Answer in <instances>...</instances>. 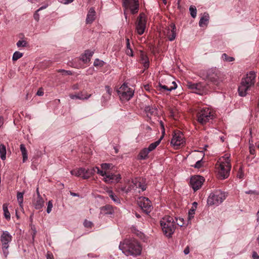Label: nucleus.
Returning a JSON list of instances; mask_svg holds the SVG:
<instances>
[{"label":"nucleus","mask_w":259,"mask_h":259,"mask_svg":"<svg viewBox=\"0 0 259 259\" xmlns=\"http://www.w3.org/2000/svg\"><path fill=\"white\" fill-rule=\"evenodd\" d=\"M231 154L226 153L220 157L215 165V172L221 180L227 179L230 175L231 169Z\"/></svg>","instance_id":"obj_1"},{"label":"nucleus","mask_w":259,"mask_h":259,"mask_svg":"<svg viewBox=\"0 0 259 259\" xmlns=\"http://www.w3.org/2000/svg\"><path fill=\"white\" fill-rule=\"evenodd\" d=\"M255 78L256 73L255 72L251 71L246 74V76L242 79L238 87V91L239 96L244 97L246 95L247 91L254 85Z\"/></svg>","instance_id":"obj_2"},{"label":"nucleus","mask_w":259,"mask_h":259,"mask_svg":"<svg viewBox=\"0 0 259 259\" xmlns=\"http://www.w3.org/2000/svg\"><path fill=\"white\" fill-rule=\"evenodd\" d=\"M119 248L126 255H139L142 251L141 246L135 240L124 241L120 244Z\"/></svg>","instance_id":"obj_3"},{"label":"nucleus","mask_w":259,"mask_h":259,"mask_svg":"<svg viewBox=\"0 0 259 259\" xmlns=\"http://www.w3.org/2000/svg\"><path fill=\"white\" fill-rule=\"evenodd\" d=\"M215 114L213 109L208 106L201 108L197 113V121L201 125H205L215 118Z\"/></svg>","instance_id":"obj_4"},{"label":"nucleus","mask_w":259,"mask_h":259,"mask_svg":"<svg viewBox=\"0 0 259 259\" xmlns=\"http://www.w3.org/2000/svg\"><path fill=\"white\" fill-rule=\"evenodd\" d=\"M160 224L164 234L167 237H170L176 229L174 218L169 215L165 216L161 219Z\"/></svg>","instance_id":"obj_5"},{"label":"nucleus","mask_w":259,"mask_h":259,"mask_svg":"<svg viewBox=\"0 0 259 259\" xmlns=\"http://www.w3.org/2000/svg\"><path fill=\"white\" fill-rule=\"evenodd\" d=\"M204 75H205L206 79L217 86L220 85L224 80L223 75L215 69H208Z\"/></svg>","instance_id":"obj_6"},{"label":"nucleus","mask_w":259,"mask_h":259,"mask_svg":"<svg viewBox=\"0 0 259 259\" xmlns=\"http://www.w3.org/2000/svg\"><path fill=\"white\" fill-rule=\"evenodd\" d=\"M118 94L122 101H127L133 96L134 91L129 88L126 84L123 83L118 90Z\"/></svg>","instance_id":"obj_7"},{"label":"nucleus","mask_w":259,"mask_h":259,"mask_svg":"<svg viewBox=\"0 0 259 259\" xmlns=\"http://www.w3.org/2000/svg\"><path fill=\"white\" fill-rule=\"evenodd\" d=\"M226 198L224 192L221 191H217L211 193L207 199V204L210 205H218L221 204Z\"/></svg>","instance_id":"obj_8"},{"label":"nucleus","mask_w":259,"mask_h":259,"mask_svg":"<svg viewBox=\"0 0 259 259\" xmlns=\"http://www.w3.org/2000/svg\"><path fill=\"white\" fill-rule=\"evenodd\" d=\"M136 31L139 35H142L146 28L147 17L144 13H140L136 23Z\"/></svg>","instance_id":"obj_9"},{"label":"nucleus","mask_w":259,"mask_h":259,"mask_svg":"<svg viewBox=\"0 0 259 259\" xmlns=\"http://www.w3.org/2000/svg\"><path fill=\"white\" fill-rule=\"evenodd\" d=\"M170 143L176 149L184 146L185 139L182 133L180 131L175 132Z\"/></svg>","instance_id":"obj_10"},{"label":"nucleus","mask_w":259,"mask_h":259,"mask_svg":"<svg viewBox=\"0 0 259 259\" xmlns=\"http://www.w3.org/2000/svg\"><path fill=\"white\" fill-rule=\"evenodd\" d=\"M138 203L143 211L146 213H150L153 209L151 202L148 198L141 197L139 198Z\"/></svg>","instance_id":"obj_11"},{"label":"nucleus","mask_w":259,"mask_h":259,"mask_svg":"<svg viewBox=\"0 0 259 259\" xmlns=\"http://www.w3.org/2000/svg\"><path fill=\"white\" fill-rule=\"evenodd\" d=\"M123 6L126 9H129L133 14H136L139 10L138 0H124Z\"/></svg>","instance_id":"obj_12"},{"label":"nucleus","mask_w":259,"mask_h":259,"mask_svg":"<svg viewBox=\"0 0 259 259\" xmlns=\"http://www.w3.org/2000/svg\"><path fill=\"white\" fill-rule=\"evenodd\" d=\"M204 181V179L202 177L194 176L190 179V184L192 189L196 191L201 187Z\"/></svg>","instance_id":"obj_13"},{"label":"nucleus","mask_w":259,"mask_h":259,"mask_svg":"<svg viewBox=\"0 0 259 259\" xmlns=\"http://www.w3.org/2000/svg\"><path fill=\"white\" fill-rule=\"evenodd\" d=\"M164 35L170 41H173L176 37V27L175 24L171 23L164 30Z\"/></svg>","instance_id":"obj_14"},{"label":"nucleus","mask_w":259,"mask_h":259,"mask_svg":"<svg viewBox=\"0 0 259 259\" xmlns=\"http://www.w3.org/2000/svg\"><path fill=\"white\" fill-rule=\"evenodd\" d=\"M12 236L8 231H3L1 237V240L3 245V249L5 253V250L9 247V243L12 240Z\"/></svg>","instance_id":"obj_15"},{"label":"nucleus","mask_w":259,"mask_h":259,"mask_svg":"<svg viewBox=\"0 0 259 259\" xmlns=\"http://www.w3.org/2000/svg\"><path fill=\"white\" fill-rule=\"evenodd\" d=\"M37 196L33 200V205L36 209H40L44 206V201L43 198L41 197L38 189H37Z\"/></svg>","instance_id":"obj_16"},{"label":"nucleus","mask_w":259,"mask_h":259,"mask_svg":"<svg viewBox=\"0 0 259 259\" xmlns=\"http://www.w3.org/2000/svg\"><path fill=\"white\" fill-rule=\"evenodd\" d=\"M121 179L120 174H108L104 178V181L107 183H111L113 182L118 183Z\"/></svg>","instance_id":"obj_17"},{"label":"nucleus","mask_w":259,"mask_h":259,"mask_svg":"<svg viewBox=\"0 0 259 259\" xmlns=\"http://www.w3.org/2000/svg\"><path fill=\"white\" fill-rule=\"evenodd\" d=\"M111 166V164L109 163H102L101 165V167L102 169H100L99 167H96V169L97 170V172L99 174L100 176H102L103 177H105L106 175H107V170L110 169Z\"/></svg>","instance_id":"obj_18"},{"label":"nucleus","mask_w":259,"mask_h":259,"mask_svg":"<svg viewBox=\"0 0 259 259\" xmlns=\"http://www.w3.org/2000/svg\"><path fill=\"white\" fill-rule=\"evenodd\" d=\"M171 83L172 85L169 87L166 85H163L161 82H159L156 88L159 91H171L177 88V85L175 81H172Z\"/></svg>","instance_id":"obj_19"},{"label":"nucleus","mask_w":259,"mask_h":259,"mask_svg":"<svg viewBox=\"0 0 259 259\" xmlns=\"http://www.w3.org/2000/svg\"><path fill=\"white\" fill-rule=\"evenodd\" d=\"M134 184L136 188H140L145 191L146 189L145 180L142 178H137L135 180Z\"/></svg>","instance_id":"obj_20"},{"label":"nucleus","mask_w":259,"mask_h":259,"mask_svg":"<svg viewBox=\"0 0 259 259\" xmlns=\"http://www.w3.org/2000/svg\"><path fill=\"white\" fill-rule=\"evenodd\" d=\"M96 12L94 8H91L89 10L86 18V23L91 24L95 19Z\"/></svg>","instance_id":"obj_21"},{"label":"nucleus","mask_w":259,"mask_h":259,"mask_svg":"<svg viewBox=\"0 0 259 259\" xmlns=\"http://www.w3.org/2000/svg\"><path fill=\"white\" fill-rule=\"evenodd\" d=\"M145 111L148 116L157 114V109L155 106H147L145 107Z\"/></svg>","instance_id":"obj_22"},{"label":"nucleus","mask_w":259,"mask_h":259,"mask_svg":"<svg viewBox=\"0 0 259 259\" xmlns=\"http://www.w3.org/2000/svg\"><path fill=\"white\" fill-rule=\"evenodd\" d=\"M209 16L208 14L204 13L200 18L199 22V25L202 27L206 26L209 21Z\"/></svg>","instance_id":"obj_23"},{"label":"nucleus","mask_w":259,"mask_h":259,"mask_svg":"<svg viewBox=\"0 0 259 259\" xmlns=\"http://www.w3.org/2000/svg\"><path fill=\"white\" fill-rule=\"evenodd\" d=\"M140 61L144 65L145 68H148L149 66V59L147 55L142 51L140 53Z\"/></svg>","instance_id":"obj_24"},{"label":"nucleus","mask_w":259,"mask_h":259,"mask_svg":"<svg viewBox=\"0 0 259 259\" xmlns=\"http://www.w3.org/2000/svg\"><path fill=\"white\" fill-rule=\"evenodd\" d=\"M97 172L96 167H93L91 169H87L84 168V171L83 174V179H88L90 178L91 176L94 175V174Z\"/></svg>","instance_id":"obj_25"},{"label":"nucleus","mask_w":259,"mask_h":259,"mask_svg":"<svg viewBox=\"0 0 259 259\" xmlns=\"http://www.w3.org/2000/svg\"><path fill=\"white\" fill-rule=\"evenodd\" d=\"M93 52L89 50L85 51L84 53L81 56L80 59L85 63L90 62L91 58L93 55Z\"/></svg>","instance_id":"obj_26"},{"label":"nucleus","mask_w":259,"mask_h":259,"mask_svg":"<svg viewBox=\"0 0 259 259\" xmlns=\"http://www.w3.org/2000/svg\"><path fill=\"white\" fill-rule=\"evenodd\" d=\"M194 155L195 156H199V157H200L199 159L197 160V162L194 165V167L195 168H200L202 166L201 161L204 156V154L202 152L195 151L194 153Z\"/></svg>","instance_id":"obj_27"},{"label":"nucleus","mask_w":259,"mask_h":259,"mask_svg":"<svg viewBox=\"0 0 259 259\" xmlns=\"http://www.w3.org/2000/svg\"><path fill=\"white\" fill-rule=\"evenodd\" d=\"M101 212L105 214H111L114 213L113 207L110 205H106L101 208Z\"/></svg>","instance_id":"obj_28"},{"label":"nucleus","mask_w":259,"mask_h":259,"mask_svg":"<svg viewBox=\"0 0 259 259\" xmlns=\"http://www.w3.org/2000/svg\"><path fill=\"white\" fill-rule=\"evenodd\" d=\"M79 94H82V92H80L76 95L70 94L69 97L71 99H79L83 100H87L91 96V94H88L87 93H85V97L79 96Z\"/></svg>","instance_id":"obj_29"},{"label":"nucleus","mask_w":259,"mask_h":259,"mask_svg":"<svg viewBox=\"0 0 259 259\" xmlns=\"http://www.w3.org/2000/svg\"><path fill=\"white\" fill-rule=\"evenodd\" d=\"M84 171V168H77L70 171L72 175L75 176L77 177H81L83 178V174Z\"/></svg>","instance_id":"obj_30"},{"label":"nucleus","mask_w":259,"mask_h":259,"mask_svg":"<svg viewBox=\"0 0 259 259\" xmlns=\"http://www.w3.org/2000/svg\"><path fill=\"white\" fill-rule=\"evenodd\" d=\"M150 151L148 149V148H144L139 153L138 155V159H145L148 157V155Z\"/></svg>","instance_id":"obj_31"},{"label":"nucleus","mask_w":259,"mask_h":259,"mask_svg":"<svg viewBox=\"0 0 259 259\" xmlns=\"http://www.w3.org/2000/svg\"><path fill=\"white\" fill-rule=\"evenodd\" d=\"M105 91L106 93L104 94L103 98L104 99L105 101H107L110 99L112 90L109 86L106 85L105 87Z\"/></svg>","instance_id":"obj_32"},{"label":"nucleus","mask_w":259,"mask_h":259,"mask_svg":"<svg viewBox=\"0 0 259 259\" xmlns=\"http://www.w3.org/2000/svg\"><path fill=\"white\" fill-rule=\"evenodd\" d=\"M197 84L199 86L196 87L197 88L195 89L194 93L199 95H203L205 92L204 86L200 82L197 83Z\"/></svg>","instance_id":"obj_33"},{"label":"nucleus","mask_w":259,"mask_h":259,"mask_svg":"<svg viewBox=\"0 0 259 259\" xmlns=\"http://www.w3.org/2000/svg\"><path fill=\"white\" fill-rule=\"evenodd\" d=\"M23 192H17V199L21 210H23Z\"/></svg>","instance_id":"obj_34"},{"label":"nucleus","mask_w":259,"mask_h":259,"mask_svg":"<svg viewBox=\"0 0 259 259\" xmlns=\"http://www.w3.org/2000/svg\"><path fill=\"white\" fill-rule=\"evenodd\" d=\"M3 209L5 218L8 221H10L11 219V214L8 210V204L7 203H4L3 205Z\"/></svg>","instance_id":"obj_35"},{"label":"nucleus","mask_w":259,"mask_h":259,"mask_svg":"<svg viewBox=\"0 0 259 259\" xmlns=\"http://www.w3.org/2000/svg\"><path fill=\"white\" fill-rule=\"evenodd\" d=\"M6 147L3 144L0 145V157L2 160H5L6 159Z\"/></svg>","instance_id":"obj_36"},{"label":"nucleus","mask_w":259,"mask_h":259,"mask_svg":"<svg viewBox=\"0 0 259 259\" xmlns=\"http://www.w3.org/2000/svg\"><path fill=\"white\" fill-rule=\"evenodd\" d=\"M20 149L22 153V155L23 156V162H25L28 158L27 156V151L23 144H21L20 146Z\"/></svg>","instance_id":"obj_37"},{"label":"nucleus","mask_w":259,"mask_h":259,"mask_svg":"<svg viewBox=\"0 0 259 259\" xmlns=\"http://www.w3.org/2000/svg\"><path fill=\"white\" fill-rule=\"evenodd\" d=\"M162 138V137H161L160 139H159L158 140L154 143H151L149 146L148 149L150 152L154 150L157 147V146L160 144Z\"/></svg>","instance_id":"obj_38"},{"label":"nucleus","mask_w":259,"mask_h":259,"mask_svg":"<svg viewBox=\"0 0 259 259\" xmlns=\"http://www.w3.org/2000/svg\"><path fill=\"white\" fill-rule=\"evenodd\" d=\"M199 86V85L197 84V83H193L192 82L189 81L187 83V87L190 90H191L193 92H194L195 89H196V87Z\"/></svg>","instance_id":"obj_39"},{"label":"nucleus","mask_w":259,"mask_h":259,"mask_svg":"<svg viewBox=\"0 0 259 259\" xmlns=\"http://www.w3.org/2000/svg\"><path fill=\"white\" fill-rule=\"evenodd\" d=\"M23 56V54L22 53H20V52L16 51L15 52L12 57V59L13 61H16L18 59H20Z\"/></svg>","instance_id":"obj_40"},{"label":"nucleus","mask_w":259,"mask_h":259,"mask_svg":"<svg viewBox=\"0 0 259 259\" xmlns=\"http://www.w3.org/2000/svg\"><path fill=\"white\" fill-rule=\"evenodd\" d=\"M189 11L192 17L195 18L197 15V10L196 7L194 6H190Z\"/></svg>","instance_id":"obj_41"},{"label":"nucleus","mask_w":259,"mask_h":259,"mask_svg":"<svg viewBox=\"0 0 259 259\" xmlns=\"http://www.w3.org/2000/svg\"><path fill=\"white\" fill-rule=\"evenodd\" d=\"M222 58L224 61L226 62H232L235 60L234 58L232 57H229L225 53L222 55Z\"/></svg>","instance_id":"obj_42"},{"label":"nucleus","mask_w":259,"mask_h":259,"mask_svg":"<svg viewBox=\"0 0 259 259\" xmlns=\"http://www.w3.org/2000/svg\"><path fill=\"white\" fill-rule=\"evenodd\" d=\"M176 222L177 224L179 226L183 227L185 225V220L183 218H176Z\"/></svg>","instance_id":"obj_43"},{"label":"nucleus","mask_w":259,"mask_h":259,"mask_svg":"<svg viewBox=\"0 0 259 259\" xmlns=\"http://www.w3.org/2000/svg\"><path fill=\"white\" fill-rule=\"evenodd\" d=\"M195 211L194 209H190L188 212V221H191L194 218Z\"/></svg>","instance_id":"obj_44"},{"label":"nucleus","mask_w":259,"mask_h":259,"mask_svg":"<svg viewBox=\"0 0 259 259\" xmlns=\"http://www.w3.org/2000/svg\"><path fill=\"white\" fill-rule=\"evenodd\" d=\"M111 199L116 203L119 204L120 203V200L117 196L113 194L111 195L110 197Z\"/></svg>","instance_id":"obj_45"},{"label":"nucleus","mask_w":259,"mask_h":259,"mask_svg":"<svg viewBox=\"0 0 259 259\" xmlns=\"http://www.w3.org/2000/svg\"><path fill=\"white\" fill-rule=\"evenodd\" d=\"M104 64L103 61L97 59L95 60L94 65L95 66H103Z\"/></svg>","instance_id":"obj_46"},{"label":"nucleus","mask_w":259,"mask_h":259,"mask_svg":"<svg viewBox=\"0 0 259 259\" xmlns=\"http://www.w3.org/2000/svg\"><path fill=\"white\" fill-rule=\"evenodd\" d=\"M27 42L26 41L23 40H20L17 42V46L18 47H24L26 46Z\"/></svg>","instance_id":"obj_47"},{"label":"nucleus","mask_w":259,"mask_h":259,"mask_svg":"<svg viewBox=\"0 0 259 259\" xmlns=\"http://www.w3.org/2000/svg\"><path fill=\"white\" fill-rule=\"evenodd\" d=\"M53 207V203L52 201H49L48 203V206L47 208V211L48 213H50L52 211Z\"/></svg>","instance_id":"obj_48"},{"label":"nucleus","mask_w":259,"mask_h":259,"mask_svg":"<svg viewBox=\"0 0 259 259\" xmlns=\"http://www.w3.org/2000/svg\"><path fill=\"white\" fill-rule=\"evenodd\" d=\"M125 52L126 55L129 56L133 57L134 56L133 52L131 48H126Z\"/></svg>","instance_id":"obj_49"},{"label":"nucleus","mask_w":259,"mask_h":259,"mask_svg":"<svg viewBox=\"0 0 259 259\" xmlns=\"http://www.w3.org/2000/svg\"><path fill=\"white\" fill-rule=\"evenodd\" d=\"M39 11H37V10L35 12V13L34 14V19L38 21L39 19V15L38 14V12Z\"/></svg>","instance_id":"obj_50"},{"label":"nucleus","mask_w":259,"mask_h":259,"mask_svg":"<svg viewBox=\"0 0 259 259\" xmlns=\"http://www.w3.org/2000/svg\"><path fill=\"white\" fill-rule=\"evenodd\" d=\"M36 95L38 96H42L44 95L43 89L42 88H39L36 93Z\"/></svg>","instance_id":"obj_51"},{"label":"nucleus","mask_w":259,"mask_h":259,"mask_svg":"<svg viewBox=\"0 0 259 259\" xmlns=\"http://www.w3.org/2000/svg\"><path fill=\"white\" fill-rule=\"evenodd\" d=\"M252 257L253 259H259V255L256 251H253Z\"/></svg>","instance_id":"obj_52"},{"label":"nucleus","mask_w":259,"mask_h":259,"mask_svg":"<svg viewBox=\"0 0 259 259\" xmlns=\"http://www.w3.org/2000/svg\"><path fill=\"white\" fill-rule=\"evenodd\" d=\"M74 0H62L61 2L64 4H68L72 3Z\"/></svg>","instance_id":"obj_53"},{"label":"nucleus","mask_w":259,"mask_h":259,"mask_svg":"<svg viewBox=\"0 0 259 259\" xmlns=\"http://www.w3.org/2000/svg\"><path fill=\"white\" fill-rule=\"evenodd\" d=\"M59 72H66L68 75H72V72H71V71H66V70H59Z\"/></svg>","instance_id":"obj_54"},{"label":"nucleus","mask_w":259,"mask_h":259,"mask_svg":"<svg viewBox=\"0 0 259 259\" xmlns=\"http://www.w3.org/2000/svg\"><path fill=\"white\" fill-rule=\"evenodd\" d=\"M71 88L74 90H78L79 89V85L78 84H74L72 85Z\"/></svg>","instance_id":"obj_55"},{"label":"nucleus","mask_w":259,"mask_h":259,"mask_svg":"<svg viewBox=\"0 0 259 259\" xmlns=\"http://www.w3.org/2000/svg\"><path fill=\"white\" fill-rule=\"evenodd\" d=\"M237 177H239L240 179H241L243 177V174L241 169H240L239 171H238Z\"/></svg>","instance_id":"obj_56"},{"label":"nucleus","mask_w":259,"mask_h":259,"mask_svg":"<svg viewBox=\"0 0 259 259\" xmlns=\"http://www.w3.org/2000/svg\"><path fill=\"white\" fill-rule=\"evenodd\" d=\"M249 149H250V154H252V155L254 154H255V150L254 149V148L250 146Z\"/></svg>","instance_id":"obj_57"},{"label":"nucleus","mask_w":259,"mask_h":259,"mask_svg":"<svg viewBox=\"0 0 259 259\" xmlns=\"http://www.w3.org/2000/svg\"><path fill=\"white\" fill-rule=\"evenodd\" d=\"M4 124V118L3 116H0V128L3 126Z\"/></svg>","instance_id":"obj_58"},{"label":"nucleus","mask_w":259,"mask_h":259,"mask_svg":"<svg viewBox=\"0 0 259 259\" xmlns=\"http://www.w3.org/2000/svg\"><path fill=\"white\" fill-rule=\"evenodd\" d=\"M190 252L189 247H187L184 250V252L185 254H188Z\"/></svg>","instance_id":"obj_59"},{"label":"nucleus","mask_w":259,"mask_h":259,"mask_svg":"<svg viewBox=\"0 0 259 259\" xmlns=\"http://www.w3.org/2000/svg\"><path fill=\"white\" fill-rule=\"evenodd\" d=\"M106 192L108 193V194L109 195V197H110V196H111V195H113V194H114V193H113V192L112 191V190H109V189L107 190L106 191Z\"/></svg>","instance_id":"obj_60"},{"label":"nucleus","mask_w":259,"mask_h":259,"mask_svg":"<svg viewBox=\"0 0 259 259\" xmlns=\"http://www.w3.org/2000/svg\"><path fill=\"white\" fill-rule=\"evenodd\" d=\"M126 48H131L130 44V40L128 38L126 39Z\"/></svg>","instance_id":"obj_61"},{"label":"nucleus","mask_w":259,"mask_h":259,"mask_svg":"<svg viewBox=\"0 0 259 259\" xmlns=\"http://www.w3.org/2000/svg\"><path fill=\"white\" fill-rule=\"evenodd\" d=\"M47 259H54L53 255L52 254L48 253L47 255Z\"/></svg>","instance_id":"obj_62"},{"label":"nucleus","mask_w":259,"mask_h":259,"mask_svg":"<svg viewBox=\"0 0 259 259\" xmlns=\"http://www.w3.org/2000/svg\"><path fill=\"white\" fill-rule=\"evenodd\" d=\"M47 7H48V5H45V6H42V7H41L40 8H39L37 10V11H41V10H44V9H45L47 8Z\"/></svg>","instance_id":"obj_63"},{"label":"nucleus","mask_w":259,"mask_h":259,"mask_svg":"<svg viewBox=\"0 0 259 259\" xmlns=\"http://www.w3.org/2000/svg\"><path fill=\"white\" fill-rule=\"evenodd\" d=\"M91 222H84V225H85V226H87V227H88V226H91Z\"/></svg>","instance_id":"obj_64"}]
</instances>
